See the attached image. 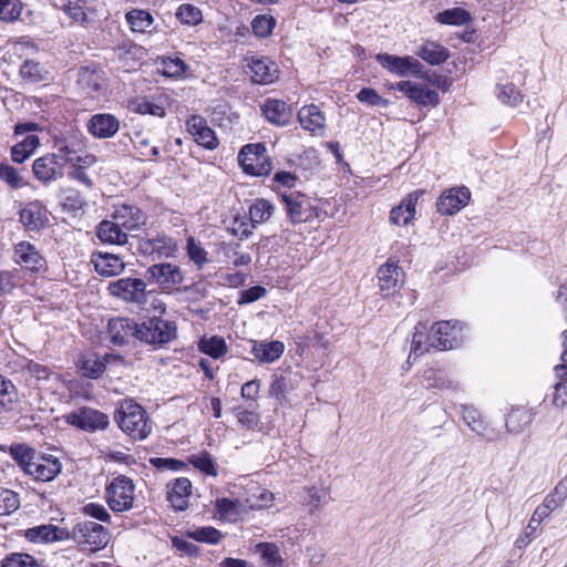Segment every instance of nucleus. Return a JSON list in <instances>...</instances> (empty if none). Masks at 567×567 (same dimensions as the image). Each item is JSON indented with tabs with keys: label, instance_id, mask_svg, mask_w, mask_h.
<instances>
[{
	"label": "nucleus",
	"instance_id": "1",
	"mask_svg": "<svg viewBox=\"0 0 567 567\" xmlns=\"http://www.w3.org/2000/svg\"><path fill=\"white\" fill-rule=\"evenodd\" d=\"M11 454L23 472L35 481L50 482L61 472V463L56 457L40 455L24 445L12 447Z\"/></svg>",
	"mask_w": 567,
	"mask_h": 567
},
{
	"label": "nucleus",
	"instance_id": "2",
	"mask_svg": "<svg viewBox=\"0 0 567 567\" xmlns=\"http://www.w3.org/2000/svg\"><path fill=\"white\" fill-rule=\"evenodd\" d=\"M114 420L118 427L134 440H145L152 432V423L146 411L131 399L118 402Z\"/></svg>",
	"mask_w": 567,
	"mask_h": 567
},
{
	"label": "nucleus",
	"instance_id": "3",
	"mask_svg": "<svg viewBox=\"0 0 567 567\" xmlns=\"http://www.w3.org/2000/svg\"><path fill=\"white\" fill-rule=\"evenodd\" d=\"M53 154L65 167L72 166L90 167L95 162L94 155L86 153V140L80 134L55 137L53 142Z\"/></svg>",
	"mask_w": 567,
	"mask_h": 567
},
{
	"label": "nucleus",
	"instance_id": "4",
	"mask_svg": "<svg viewBox=\"0 0 567 567\" xmlns=\"http://www.w3.org/2000/svg\"><path fill=\"white\" fill-rule=\"evenodd\" d=\"M177 240L165 233H147L137 241V251L152 260L174 258L178 252Z\"/></svg>",
	"mask_w": 567,
	"mask_h": 567
},
{
	"label": "nucleus",
	"instance_id": "5",
	"mask_svg": "<svg viewBox=\"0 0 567 567\" xmlns=\"http://www.w3.org/2000/svg\"><path fill=\"white\" fill-rule=\"evenodd\" d=\"M177 327L174 321L158 317L148 318L137 323V340L153 346H163L176 338Z\"/></svg>",
	"mask_w": 567,
	"mask_h": 567
},
{
	"label": "nucleus",
	"instance_id": "6",
	"mask_svg": "<svg viewBox=\"0 0 567 567\" xmlns=\"http://www.w3.org/2000/svg\"><path fill=\"white\" fill-rule=\"evenodd\" d=\"M105 499L109 507L115 513L127 512L133 508L135 486L125 475H117L105 488Z\"/></svg>",
	"mask_w": 567,
	"mask_h": 567
},
{
	"label": "nucleus",
	"instance_id": "7",
	"mask_svg": "<svg viewBox=\"0 0 567 567\" xmlns=\"http://www.w3.org/2000/svg\"><path fill=\"white\" fill-rule=\"evenodd\" d=\"M69 535L70 539L92 551L104 548L110 539L107 529L91 520L78 522L72 530H69Z\"/></svg>",
	"mask_w": 567,
	"mask_h": 567
},
{
	"label": "nucleus",
	"instance_id": "8",
	"mask_svg": "<svg viewBox=\"0 0 567 567\" xmlns=\"http://www.w3.org/2000/svg\"><path fill=\"white\" fill-rule=\"evenodd\" d=\"M238 162L243 171L252 176H267L272 168L266 147L260 143L245 145L238 154Z\"/></svg>",
	"mask_w": 567,
	"mask_h": 567
},
{
	"label": "nucleus",
	"instance_id": "9",
	"mask_svg": "<svg viewBox=\"0 0 567 567\" xmlns=\"http://www.w3.org/2000/svg\"><path fill=\"white\" fill-rule=\"evenodd\" d=\"M463 326L458 321H440L431 328V343L434 349L450 350L463 342Z\"/></svg>",
	"mask_w": 567,
	"mask_h": 567
},
{
	"label": "nucleus",
	"instance_id": "10",
	"mask_svg": "<svg viewBox=\"0 0 567 567\" xmlns=\"http://www.w3.org/2000/svg\"><path fill=\"white\" fill-rule=\"evenodd\" d=\"M377 277L378 286L383 297L394 296L402 289L405 282L404 270L399 265V260L394 258H389L385 264L379 267Z\"/></svg>",
	"mask_w": 567,
	"mask_h": 567
},
{
	"label": "nucleus",
	"instance_id": "11",
	"mask_svg": "<svg viewBox=\"0 0 567 567\" xmlns=\"http://www.w3.org/2000/svg\"><path fill=\"white\" fill-rule=\"evenodd\" d=\"M64 419L68 424L86 432L105 430L110 424L105 413L89 406L68 413Z\"/></svg>",
	"mask_w": 567,
	"mask_h": 567
},
{
	"label": "nucleus",
	"instance_id": "12",
	"mask_svg": "<svg viewBox=\"0 0 567 567\" xmlns=\"http://www.w3.org/2000/svg\"><path fill=\"white\" fill-rule=\"evenodd\" d=\"M287 214L293 224L307 223L317 217L316 208L310 199L297 192H285L281 194Z\"/></svg>",
	"mask_w": 567,
	"mask_h": 567
},
{
	"label": "nucleus",
	"instance_id": "13",
	"mask_svg": "<svg viewBox=\"0 0 567 567\" xmlns=\"http://www.w3.org/2000/svg\"><path fill=\"white\" fill-rule=\"evenodd\" d=\"M146 284L140 278H121L109 284L110 295L123 299L124 301L142 303L146 297Z\"/></svg>",
	"mask_w": 567,
	"mask_h": 567
},
{
	"label": "nucleus",
	"instance_id": "14",
	"mask_svg": "<svg viewBox=\"0 0 567 567\" xmlns=\"http://www.w3.org/2000/svg\"><path fill=\"white\" fill-rule=\"evenodd\" d=\"M63 162H60L53 153H48L32 164L34 177L43 185H49L64 176Z\"/></svg>",
	"mask_w": 567,
	"mask_h": 567
},
{
	"label": "nucleus",
	"instance_id": "15",
	"mask_svg": "<svg viewBox=\"0 0 567 567\" xmlns=\"http://www.w3.org/2000/svg\"><path fill=\"white\" fill-rule=\"evenodd\" d=\"M379 64L389 72L399 75H419L423 65L412 56H396L388 53H379L377 55Z\"/></svg>",
	"mask_w": 567,
	"mask_h": 567
},
{
	"label": "nucleus",
	"instance_id": "16",
	"mask_svg": "<svg viewBox=\"0 0 567 567\" xmlns=\"http://www.w3.org/2000/svg\"><path fill=\"white\" fill-rule=\"evenodd\" d=\"M13 260L31 272H39L45 267V258L33 244L25 240L14 245Z\"/></svg>",
	"mask_w": 567,
	"mask_h": 567
},
{
	"label": "nucleus",
	"instance_id": "17",
	"mask_svg": "<svg viewBox=\"0 0 567 567\" xmlns=\"http://www.w3.org/2000/svg\"><path fill=\"white\" fill-rule=\"evenodd\" d=\"M111 218L115 219L126 233L140 229L147 221V215L133 204L115 206Z\"/></svg>",
	"mask_w": 567,
	"mask_h": 567
},
{
	"label": "nucleus",
	"instance_id": "18",
	"mask_svg": "<svg viewBox=\"0 0 567 567\" xmlns=\"http://www.w3.org/2000/svg\"><path fill=\"white\" fill-rule=\"evenodd\" d=\"M146 275L154 282L166 289L181 285L184 280L181 267L172 262L155 264L147 268Z\"/></svg>",
	"mask_w": 567,
	"mask_h": 567
},
{
	"label": "nucleus",
	"instance_id": "19",
	"mask_svg": "<svg viewBox=\"0 0 567 567\" xmlns=\"http://www.w3.org/2000/svg\"><path fill=\"white\" fill-rule=\"evenodd\" d=\"M186 128L198 145L207 150H215L218 146V138L214 130L208 126L207 121L203 116H189L186 121Z\"/></svg>",
	"mask_w": 567,
	"mask_h": 567
},
{
	"label": "nucleus",
	"instance_id": "20",
	"mask_svg": "<svg viewBox=\"0 0 567 567\" xmlns=\"http://www.w3.org/2000/svg\"><path fill=\"white\" fill-rule=\"evenodd\" d=\"M107 334L113 344H127L132 339H137V323L130 318H112L107 323Z\"/></svg>",
	"mask_w": 567,
	"mask_h": 567
},
{
	"label": "nucleus",
	"instance_id": "21",
	"mask_svg": "<svg viewBox=\"0 0 567 567\" xmlns=\"http://www.w3.org/2000/svg\"><path fill=\"white\" fill-rule=\"evenodd\" d=\"M21 368L22 371L34 379L40 386H44L52 392L58 390V385L61 382L60 375L50 367L32 360H24Z\"/></svg>",
	"mask_w": 567,
	"mask_h": 567
},
{
	"label": "nucleus",
	"instance_id": "22",
	"mask_svg": "<svg viewBox=\"0 0 567 567\" xmlns=\"http://www.w3.org/2000/svg\"><path fill=\"white\" fill-rule=\"evenodd\" d=\"M470 198L471 193L466 187L447 189L437 199V212L442 215H454L467 205Z\"/></svg>",
	"mask_w": 567,
	"mask_h": 567
},
{
	"label": "nucleus",
	"instance_id": "23",
	"mask_svg": "<svg viewBox=\"0 0 567 567\" xmlns=\"http://www.w3.org/2000/svg\"><path fill=\"white\" fill-rule=\"evenodd\" d=\"M248 69L251 80L262 85L275 82L279 75L277 64L265 56H251L248 61Z\"/></svg>",
	"mask_w": 567,
	"mask_h": 567
},
{
	"label": "nucleus",
	"instance_id": "24",
	"mask_svg": "<svg viewBox=\"0 0 567 567\" xmlns=\"http://www.w3.org/2000/svg\"><path fill=\"white\" fill-rule=\"evenodd\" d=\"M61 10L69 17L72 23L83 28L92 24L96 17L95 10L90 6L89 0H66Z\"/></svg>",
	"mask_w": 567,
	"mask_h": 567
},
{
	"label": "nucleus",
	"instance_id": "25",
	"mask_svg": "<svg viewBox=\"0 0 567 567\" xmlns=\"http://www.w3.org/2000/svg\"><path fill=\"white\" fill-rule=\"evenodd\" d=\"M24 536L32 543H52L70 539L69 529L51 524L28 528Z\"/></svg>",
	"mask_w": 567,
	"mask_h": 567
},
{
	"label": "nucleus",
	"instance_id": "26",
	"mask_svg": "<svg viewBox=\"0 0 567 567\" xmlns=\"http://www.w3.org/2000/svg\"><path fill=\"white\" fill-rule=\"evenodd\" d=\"M261 111L268 122L278 126L287 125L292 117L291 107L282 100L267 99Z\"/></svg>",
	"mask_w": 567,
	"mask_h": 567
},
{
	"label": "nucleus",
	"instance_id": "27",
	"mask_svg": "<svg viewBox=\"0 0 567 567\" xmlns=\"http://www.w3.org/2000/svg\"><path fill=\"white\" fill-rule=\"evenodd\" d=\"M192 483L186 477H178L167 484V501L177 511L188 507V497L192 494Z\"/></svg>",
	"mask_w": 567,
	"mask_h": 567
},
{
	"label": "nucleus",
	"instance_id": "28",
	"mask_svg": "<svg viewBox=\"0 0 567 567\" xmlns=\"http://www.w3.org/2000/svg\"><path fill=\"white\" fill-rule=\"evenodd\" d=\"M87 131L97 138H109L120 128L118 120L112 114H95L87 122Z\"/></svg>",
	"mask_w": 567,
	"mask_h": 567
},
{
	"label": "nucleus",
	"instance_id": "29",
	"mask_svg": "<svg viewBox=\"0 0 567 567\" xmlns=\"http://www.w3.org/2000/svg\"><path fill=\"white\" fill-rule=\"evenodd\" d=\"M78 84L85 94L94 96L105 86L104 73L96 68L83 66L78 74Z\"/></svg>",
	"mask_w": 567,
	"mask_h": 567
},
{
	"label": "nucleus",
	"instance_id": "30",
	"mask_svg": "<svg viewBox=\"0 0 567 567\" xmlns=\"http://www.w3.org/2000/svg\"><path fill=\"white\" fill-rule=\"evenodd\" d=\"M424 190H415L409 194L399 206L392 208L390 213V220L398 226L408 225L415 215V205Z\"/></svg>",
	"mask_w": 567,
	"mask_h": 567
},
{
	"label": "nucleus",
	"instance_id": "31",
	"mask_svg": "<svg viewBox=\"0 0 567 567\" xmlns=\"http://www.w3.org/2000/svg\"><path fill=\"white\" fill-rule=\"evenodd\" d=\"M461 413L463 421L473 432L488 441L494 440V430L488 425L486 420L475 408L470 405H461Z\"/></svg>",
	"mask_w": 567,
	"mask_h": 567
},
{
	"label": "nucleus",
	"instance_id": "32",
	"mask_svg": "<svg viewBox=\"0 0 567 567\" xmlns=\"http://www.w3.org/2000/svg\"><path fill=\"white\" fill-rule=\"evenodd\" d=\"M298 120L302 128L322 135L326 128V117L320 109L315 105H305L298 112Z\"/></svg>",
	"mask_w": 567,
	"mask_h": 567
},
{
	"label": "nucleus",
	"instance_id": "33",
	"mask_svg": "<svg viewBox=\"0 0 567 567\" xmlns=\"http://www.w3.org/2000/svg\"><path fill=\"white\" fill-rule=\"evenodd\" d=\"M91 261L95 271L104 277L117 276L125 268V264L120 256L110 252L93 254Z\"/></svg>",
	"mask_w": 567,
	"mask_h": 567
},
{
	"label": "nucleus",
	"instance_id": "34",
	"mask_svg": "<svg viewBox=\"0 0 567 567\" xmlns=\"http://www.w3.org/2000/svg\"><path fill=\"white\" fill-rule=\"evenodd\" d=\"M285 351L284 342L275 341H252L250 353L260 363H272L277 361Z\"/></svg>",
	"mask_w": 567,
	"mask_h": 567
},
{
	"label": "nucleus",
	"instance_id": "35",
	"mask_svg": "<svg viewBox=\"0 0 567 567\" xmlns=\"http://www.w3.org/2000/svg\"><path fill=\"white\" fill-rule=\"evenodd\" d=\"M20 221L29 230H39L48 223V210L40 202H31L21 209Z\"/></svg>",
	"mask_w": 567,
	"mask_h": 567
},
{
	"label": "nucleus",
	"instance_id": "36",
	"mask_svg": "<svg viewBox=\"0 0 567 567\" xmlns=\"http://www.w3.org/2000/svg\"><path fill=\"white\" fill-rule=\"evenodd\" d=\"M97 238L109 245H125L127 243V233L116 223L115 219L102 220L96 229Z\"/></svg>",
	"mask_w": 567,
	"mask_h": 567
},
{
	"label": "nucleus",
	"instance_id": "37",
	"mask_svg": "<svg viewBox=\"0 0 567 567\" xmlns=\"http://www.w3.org/2000/svg\"><path fill=\"white\" fill-rule=\"evenodd\" d=\"M114 54L121 63L120 66L125 71H130L138 65V62L143 59L144 51L142 47L131 41H125L114 49Z\"/></svg>",
	"mask_w": 567,
	"mask_h": 567
},
{
	"label": "nucleus",
	"instance_id": "38",
	"mask_svg": "<svg viewBox=\"0 0 567 567\" xmlns=\"http://www.w3.org/2000/svg\"><path fill=\"white\" fill-rule=\"evenodd\" d=\"M112 359H117V357L112 354H105L104 357L87 354L80 359L79 367L83 375L96 379L105 371L106 363Z\"/></svg>",
	"mask_w": 567,
	"mask_h": 567
},
{
	"label": "nucleus",
	"instance_id": "39",
	"mask_svg": "<svg viewBox=\"0 0 567 567\" xmlns=\"http://www.w3.org/2000/svg\"><path fill=\"white\" fill-rule=\"evenodd\" d=\"M422 383L426 389L456 390L458 386V383L445 372L433 368L424 370Z\"/></svg>",
	"mask_w": 567,
	"mask_h": 567
},
{
	"label": "nucleus",
	"instance_id": "40",
	"mask_svg": "<svg viewBox=\"0 0 567 567\" xmlns=\"http://www.w3.org/2000/svg\"><path fill=\"white\" fill-rule=\"evenodd\" d=\"M417 56L432 65L444 63L449 56V50L442 44L434 41H425L416 51Z\"/></svg>",
	"mask_w": 567,
	"mask_h": 567
},
{
	"label": "nucleus",
	"instance_id": "41",
	"mask_svg": "<svg viewBox=\"0 0 567 567\" xmlns=\"http://www.w3.org/2000/svg\"><path fill=\"white\" fill-rule=\"evenodd\" d=\"M408 97L414 103L423 106H436L440 103V95L435 90L419 82H411Z\"/></svg>",
	"mask_w": 567,
	"mask_h": 567
},
{
	"label": "nucleus",
	"instance_id": "42",
	"mask_svg": "<svg viewBox=\"0 0 567 567\" xmlns=\"http://www.w3.org/2000/svg\"><path fill=\"white\" fill-rule=\"evenodd\" d=\"M431 343V332L427 333L426 326L423 323H419L415 326V331L411 341V351L408 357V363H411V360H416L419 357L423 355L427 352L432 346Z\"/></svg>",
	"mask_w": 567,
	"mask_h": 567
},
{
	"label": "nucleus",
	"instance_id": "43",
	"mask_svg": "<svg viewBox=\"0 0 567 567\" xmlns=\"http://www.w3.org/2000/svg\"><path fill=\"white\" fill-rule=\"evenodd\" d=\"M296 386L297 381L292 378L284 374H274L269 385V395L281 403Z\"/></svg>",
	"mask_w": 567,
	"mask_h": 567
},
{
	"label": "nucleus",
	"instance_id": "44",
	"mask_svg": "<svg viewBox=\"0 0 567 567\" xmlns=\"http://www.w3.org/2000/svg\"><path fill=\"white\" fill-rule=\"evenodd\" d=\"M125 20L132 32H146L154 24V17L143 9H132L125 13Z\"/></svg>",
	"mask_w": 567,
	"mask_h": 567
},
{
	"label": "nucleus",
	"instance_id": "45",
	"mask_svg": "<svg viewBox=\"0 0 567 567\" xmlns=\"http://www.w3.org/2000/svg\"><path fill=\"white\" fill-rule=\"evenodd\" d=\"M40 145V140L37 135H28L21 142L17 143L11 148V158L16 163H23L28 159Z\"/></svg>",
	"mask_w": 567,
	"mask_h": 567
},
{
	"label": "nucleus",
	"instance_id": "46",
	"mask_svg": "<svg viewBox=\"0 0 567 567\" xmlns=\"http://www.w3.org/2000/svg\"><path fill=\"white\" fill-rule=\"evenodd\" d=\"M186 254L188 259L195 264L197 269H203L208 264V252L200 240L189 236L186 240Z\"/></svg>",
	"mask_w": 567,
	"mask_h": 567
},
{
	"label": "nucleus",
	"instance_id": "47",
	"mask_svg": "<svg viewBox=\"0 0 567 567\" xmlns=\"http://www.w3.org/2000/svg\"><path fill=\"white\" fill-rule=\"evenodd\" d=\"M255 548L265 565L269 567H282L284 559L280 555L279 547L275 543H259Z\"/></svg>",
	"mask_w": 567,
	"mask_h": 567
},
{
	"label": "nucleus",
	"instance_id": "48",
	"mask_svg": "<svg viewBox=\"0 0 567 567\" xmlns=\"http://www.w3.org/2000/svg\"><path fill=\"white\" fill-rule=\"evenodd\" d=\"M555 373L559 381L555 384L554 395H553V404L557 408L567 406V385L565 384V375L567 374V365L566 364H557L555 367Z\"/></svg>",
	"mask_w": 567,
	"mask_h": 567
},
{
	"label": "nucleus",
	"instance_id": "49",
	"mask_svg": "<svg viewBox=\"0 0 567 567\" xmlns=\"http://www.w3.org/2000/svg\"><path fill=\"white\" fill-rule=\"evenodd\" d=\"M274 206L266 199H257L249 207V219L256 226L267 221L274 214Z\"/></svg>",
	"mask_w": 567,
	"mask_h": 567
},
{
	"label": "nucleus",
	"instance_id": "50",
	"mask_svg": "<svg viewBox=\"0 0 567 567\" xmlns=\"http://www.w3.org/2000/svg\"><path fill=\"white\" fill-rule=\"evenodd\" d=\"M199 350L212 357L218 359L227 352V344L221 337L213 336L210 338H203L199 341Z\"/></svg>",
	"mask_w": 567,
	"mask_h": 567
},
{
	"label": "nucleus",
	"instance_id": "51",
	"mask_svg": "<svg viewBox=\"0 0 567 567\" xmlns=\"http://www.w3.org/2000/svg\"><path fill=\"white\" fill-rule=\"evenodd\" d=\"M532 422V415L528 411L517 409L513 410L506 419V427L511 433H520Z\"/></svg>",
	"mask_w": 567,
	"mask_h": 567
},
{
	"label": "nucleus",
	"instance_id": "52",
	"mask_svg": "<svg viewBox=\"0 0 567 567\" xmlns=\"http://www.w3.org/2000/svg\"><path fill=\"white\" fill-rule=\"evenodd\" d=\"M215 507L220 518L235 520L240 514L241 503L239 499L223 497L216 499Z\"/></svg>",
	"mask_w": 567,
	"mask_h": 567
},
{
	"label": "nucleus",
	"instance_id": "53",
	"mask_svg": "<svg viewBox=\"0 0 567 567\" xmlns=\"http://www.w3.org/2000/svg\"><path fill=\"white\" fill-rule=\"evenodd\" d=\"M496 96L505 105L517 106L523 101L520 91L512 83L497 84Z\"/></svg>",
	"mask_w": 567,
	"mask_h": 567
},
{
	"label": "nucleus",
	"instance_id": "54",
	"mask_svg": "<svg viewBox=\"0 0 567 567\" xmlns=\"http://www.w3.org/2000/svg\"><path fill=\"white\" fill-rule=\"evenodd\" d=\"M187 535L189 538L196 542L212 545L218 544L223 538L221 532L212 526L197 527L193 530H189Z\"/></svg>",
	"mask_w": 567,
	"mask_h": 567
},
{
	"label": "nucleus",
	"instance_id": "55",
	"mask_svg": "<svg viewBox=\"0 0 567 567\" xmlns=\"http://www.w3.org/2000/svg\"><path fill=\"white\" fill-rule=\"evenodd\" d=\"M21 76L30 82L38 83L47 78V70L39 62L27 60L20 68Z\"/></svg>",
	"mask_w": 567,
	"mask_h": 567
},
{
	"label": "nucleus",
	"instance_id": "56",
	"mask_svg": "<svg viewBox=\"0 0 567 567\" xmlns=\"http://www.w3.org/2000/svg\"><path fill=\"white\" fill-rule=\"evenodd\" d=\"M2 567H43L33 556L25 553H11L1 560Z\"/></svg>",
	"mask_w": 567,
	"mask_h": 567
},
{
	"label": "nucleus",
	"instance_id": "57",
	"mask_svg": "<svg viewBox=\"0 0 567 567\" xmlns=\"http://www.w3.org/2000/svg\"><path fill=\"white\" fill-rule=\"evenodd\" d=\"M175 16L181 23L187 25H197L203 21L199 8L189 3L181 4Z\"/></svg>",
	"mask_w": 567,
	"mask_h": 567
},
{
	"label": "nucleus",
	"instance_id": "58",
	"mask_svg": "<svg viewBox=\"0 0 567 567\" xmlns=\"http://www.w3.org/2000/svg\"><path fill=\"white\" fill-rule=\"evenodd\" d=\"M276 27V19L270 14H258L251 20V29L256 37H269Z\"/></svg>",
	"mask_w": 567,
	"mask_h": 567
},
{
	"label": "nucleus",
	"instance_id": "59",
	"mask_svg": "<svg viewBox=\"0 0 567 567\" xmlns=\"http://www.w3.org/2000/svg\"><path fill=\"white\" fill-rule=\"evenodd\" d=\"M23 10L20 0H0V20L12 22L19 19Z\"/></svg>",
	"mask_w": 567,
	"mask_h": 567
},
{
	"label": "nucleus",
	"instance_id": "60",
	"mask_svg": "<svg viewBox=\"0 0 567 567\" xmlns=\"http://www.w3.org/2000/svg\"><path fill=\"white\" fill-rule=\"evenodd\" d=\"M133 144L140 155L146 159H155L159 155L158 147L152 146L150 138L142 133L135 134Z\"/></svg>",
	"mask_w": 567,
	"mask_h": 567
},
{
	"label": "nucleus",
	"instance_id": "61",
	"mask_svg": "<svg viewBox=\"0 0 567 567\" xmlns=\"http://www.w3.org/2000/svg\"><path fill=\"white\" fill-rule=\"evenodd\" d=\"M0 179L11 188H21L27 185L19 171L9 164H0Z\"/></svg>",
	"mask_w": 567,
	"mask_h": 567
},
{
	"label": "nucleus",
	"instance_id": "62",
	"mask_svg": "<svg viewBox=\"0 0 567 567\" xmlns=\"http://www.w3.org/2000/svg\"><path fill=\"white\" fill-rule=\"evenodd\" d=\"M20 506L17 493L10 489H0V516L10 515Z\"/></svg>",
	"mask_w": 567,
	"mask_h": 567
},
{
	"label": "nucleus",
	"instance_id": "63",
	"mask_svg": "<svg viewBox=\"0 0 567 567\" xmlns=\"http://www.w3.org/2000/svg\"><path fill=\"white\" fill-rule=\"evenodd\" d=\"M17 399L16 386L10 380L0 374V406L11 409Z\"/></svg>",
	"mask_w": 567,
	"mask_h": 567
},
{
	"label": "nucleus",
	"instance_id": "64",
	"mask_svg": "<svg viewBox=\"0 0 567 567\" xmlns=\"http://www.w3.org/2000/svg\"><path fill=\"white\" fill-rule=\"evenodd\" d=\"M163 74L169 78L184 75L188 65L179 58H166L162 61Z\"/></svg>",
	"mask_w": 567,
	"mask_h": 567
}]
</instances>
